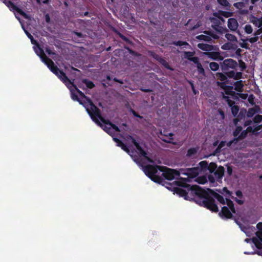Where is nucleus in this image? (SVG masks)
<instances>
[{
	"label": "nucleus",
	"instance_id": "obj_1",
	"mask_svg": "<svg viewBox=\"0 0 262 262\" xmlns=\"http://www.w3.org/2000/svg\"><path fill=\"white\" fill-rule=\"evenodd\" d=\"M189 189L191 190V193H195L198 196V200L196 201L198 204L212 212L219 211V208L215 204V199L222 204H226L224 197L211 189H208V191H207L198 186L189 187Z\"/></svg>",
	"mask_w": 262,
	"mask_h": 262
},
{
	"label": "nucleus",
	"instance_id": "obj_2",
	"mask_svg": "<svg viewBox=\"0 0 262 262\" xmlns=\"http://www.w3.org/2000/svg\"><path fill=\"white\" fill-rule=\"evenodd\" d=\"M188 179L187 178H181L180 180L176 181V185L181 187H174V193H176L180 196L184 197V198L187 200L192 199L189 195L191 196H196L198 198L195 200L196 201L198 200V196L195 193H191V190L189 189V187H191L194 185L191 186L187 184L186 182H188Z\"/></svg>",
	"mask_w": 262,
	"mask_h": 262
},
{
	"label": "nucleus",
	"instance_id": "obj_3",
	"mask_svg": "<svg viewBox=\"0 0 262 262\" xmlns=\"http://www.w3.org/2000/svg\"><path fill=\"white\" fill-rule=\"evenodd\" d=\"M41 60L47 66L49 69L56 75L58 78L65 84L67 86L69 84H72V81L66 75V73L62 70H60L50 58L48 57L46 55L41 58Z\"/></svg>",
	"mask_w": 262,
	"mask_h": 262
},
{
	"label": "nucleus",
	"instance_id": "obj_4",
	"mask_svg": "<svg viewBox=\"0 0 262 262\" xmlns=\"http://www.w3.org/2000/svg\"><path fill=\"white\" fill-rule=\"evenodd\" d=\"M71 85H73L79 95L81 98L85 99L83 101H85L86 104L88 105V106L85 107L86 110L93 121H94L96 123H98V124L101 125L100 122L98 120V119L97 118H95L93 116L94 115H99V108L94 104L92 100L89 97L86 96L84 94L82 91L79 90L76 85H74L72 82ZM70 85V84H69L68 87H69Z\"/></svg>",
	"mask_w": 262,
	"mask_h": 262
},
{
	"label": "nucleus",
	"instance_id": "obj_5",
	"mask_svg": "<svg viewBox=\"0 0 262 262\" xmlns=\"http://www.w3.org/2000/svg\"><path fill=\"white\" fill-rule=\"evenodd\" d=\"M163 166L158 165H147L143 167L144 172L145 174L152 181L159 184H162L164 179L160 176L156 175L158 170L162 171Z\"/></svg>",
	"mask_w": 262,
	"mask_h": 262
},
{
	"label": "nucleus",
	"instance_id": "obj_6",
	"mask_svg": "<svg viewBox=\"0 0 262 262\" xmlns=\"http://www.w3.org/2000/svg\"><path fill=\"white\" fill-rule=\"evenodd\" d=\"M127 141H130L137 148L138 154L140 156L143 157L148 162L153 163L154 161L150 158L147 156V152L142 148L139 143L136 139L131 135H127L125 138Z\"/></svg>",
	"mask_w": 262,
	"mask_h": 262
},
{
	"label": "nucleus",
	"instance_id": "obj_7",
	"mask_svg": "<svg viewBox=\"0 0 262 262\" xmlns=\"http://www.w3.org/2000/svg\"><path fill=\"white\" fill-rule=\"evenodd\" d=\"M162 171L163 172V177L165 179L170 181L174 179H178L181 174L180 169L178 171L164 166H163Z\"/></svg>",
	"mask_w": 262,
	"mask_h": 262
},
{
	"label": "nucleus",
	"instance_id": "obj_8",
	"mask_svg": "<svg viewBox=\"0 0 262 262\" xmlns=\"http://www.w3.org/2000/svg\"><path fill=\"white\" fill-rule=\"evenodd\" d=\"M148 54L150 56L152 57L157 61L160 62L162 66H163V67H164L167 69L170 70H172L170 66L169 65L168 63L166 61V60H165L159 55L156 54L154 51H151L148 52Z\"/></svg>",
	"mask_w": 262,
	"mask_h": 262
},
{
	"label": "nucleus",
	"instance_id": "obj_9",
	"mask_svg": "<svg viewBox=\"0 0 262 262\" xmlns=\"http://www.w3.org/2000/svg\"><path fill=\"white\" fill-rule=\"evenodd\" d=\"M94 117L95 118H97L98 120L100 119V120L104 124L106 125H108L111 127V129H114L116 132H120V130L119 128L115 124L112 123L109 120H106L105 119L101 114V111L99 109V115H94Z\"/></svg>",
	"mask_w": 262,
	"mask_h": 262
},
{
	"label": "nucleus",
	"instance_id": "obj_10",
	"mask_svg": "<svg viewBox=\"0 0 262 262\" xmlns=\"http://www.w3.org/2000/svg\"><path fill=\"white\" fill-rule=\"evenodd\" d=\"M237 66V62L231 58L224 60L221 63V67L223 70H227L229 68L234 69Z\"/></svg>",
	"mask_w": 262,
	"mask_h": 262
},
{
	"label": "nucleus",
	"instance_id": "obj_11",
	"mask_svg": "<svg viewBox=\"0 0 262 262\" xmlns=\"http://www.w3.org/2000/svg\"><path fill=\"white\" fill-rule=\"evenodd\" d=\"M180 172L181 174L186 176L188 177V178H194L196 177L198 174V172L197 171V169L194 168H186V169H180ZM189 180H188V181Z\"/></svg>",
	"mask_w": 262,
	"mask_h": 262
},
{
	"label": "nucleus",
	"instance_id": "obj_12",
	"mask_svg": "<svg viewBox=\"0 0 262 262\" xmlns=\"http://www.w3.org/2000/svg\"><path fill=\"white\" fill-rule=\"evenodd\" d=\"M6 6L10 9V10L16 11L20 15L25 18H28V16L25 12H24L21 9L18 8L11 1H7L5 2Z\"/></svg>",
	"mask_w": 262,
	"mask_h": 262
},
{
	"label": "nucleus",
	"instance_id": "obj_13",
	"mask_svg": "<svg viewBox=\"0 0 262 262\" xmlns=\"http://www.w3.org/2000/svg\"><path fill=\"white\" fill-rule=\"evenodd\" d=\"M219 214L222 218L232 219L233 217L232 212L226 206L223 207L221 211Z\"/></svg>",
	"mask_w": 262,
	"mask_h": 262
},
{
	"label": "nucleus",
	"instance_id": "obj_14",
	"mask_svg": "<svg viewBox=\"0 0 262 262\" xmlns=\"http://www.w3.org/2000/svg\"><path fill=\"white\" fill-rule=\"evenodd\" d=\"M205 54L209 58L212 60H222L223 59V57L221 55L219 52H211L209 51L205 53Z\"/></svg>",
	"mask_w": 262,
	"mask_h": 262
},
{
	"label": "nucleus",
	"instance_id": "obj_15",
	"mask_svg": "<svg viewBox=\"0 0 262 262\" xmlns=\"http://www.w3.org/2000/svg\"><path fill=\"white\" fill-rule=\"evenodd\" d=\"M238 27L237 20L234 18H230L228 20V27L232 31H235Z\"/></svg>",
	"mask_w": 262,
	"mask_h": 262
},
{
	"label": "nucleus",
	"instance_id": "obj_16",
	"mask_svg": "<svg viewBox=\"0 0 262 262\" xmlns=\"http://www.w3.org/2000/svg\"><path fill=\"white\" fill-rule=\"evenodd\" d=\"M256 235L257 238H253L252 241L257 249H262V232H257Z\"/></svg>",
	"mask_w": 262,
	"mask_h": 262
},
{
	"label": "nucleus",
	"instance_id": "obj_17",
	"mask_svg": "<svg viewBox=\"0 0 262 262\" xmlns=\"http://www.w3.org/2000/svg\"><path fill=\"white\" fill-rule=\"evenodd\" d=\"M260 108L257 105H255L254 107L249 108L247 112L246 116L248 118H252L254 115L260 112Z\"/></svg>",
	"mask_w": 262,
	"mask_h": 262
},
{
	"label": "nucleus",
	"instance_id": "obj_18",
	"mask_svg": "<svg viewBox=\"0 0 262 262\" xmlns=\"http://www.w3.org/2000/svg\"><path fill=\"white\" fill-rule=\"evenodd\" d=\"M195 54L194 52L186 51L184 53V58L189 60L190 61H192L193 63L198 62V57H193Z\"/></svg>",
	"mask_w": 262,
	"mask_h": 262
},
{
	"label": "nucleus",
	"instance_id": "obj_19",
	"mask_svg": "<svg viewBox=\"0 0 262 262\" xmlns=\"http://www.w3.org/2000/svg\"><path fill=\"white\" fill-rule=\"evenodd\" d=\"M225 172V169L223 166H220L217 169L213 172L216 179L219 181L222 179Z\"/></svg>",
	"mask_w": 262,
	"mask_h": 262
},
{
	"label": "nucleus",
	"instance_id": "obj_20",
	"mask_svg": "<svg viewBox=\"0 0 262 262\" xmlns=\"http://www.w3.org/2000/svg\"><path fill=\"white\" fill-rule=\"evenodd\" d=\"M223 191L225 193V195L226 196H231V198L233 199L238 204L243 205L244 203V201L243 200L237 199V198H235L233 196H231L232 192L230 191L227 187H224L223 189Z\"/></svg>",
	"mask_w": 262,
	"mask_h": 262
},
{
	"label": "nucleus",
	"instance_id": "obj_21",
	"mask_svg": "<svg viewBox=\"0 0 262 262\" xmlns=\"http://www.w3.org/2000/svg\"><path fill=\"white\" fill-rule=\"evenodd\" d=\"M114 141L117 143V145L119 147H120L124 151L126 152L127 153L129 152V149L127 147V146L122 142L121 140L118 138H114Z\"/></svg>",
	"mask_w": 262,
	"mask_h": 262
},
{
	"label": "nucleus",
	"instance_id": "obj_22",
	"mask_svg": "<svg viewBox=\"0 0 262 262\" xmlns=\"http://www.w3.org/2000/svg\"><path fill=\"white\" fill-rule=\"evenodd\" d=\"M198 47L202 50L207 52L210 51L213 49V46L203 43H199L198 45Z\"/></svg>",
	"mask_w": 262,
	"mask_h": 262
},
{
	"label": "nucleus",
	"instance_id": "obj_23",
	"mask_svg": "<svg viewBox=\"0 0 262 262\" xmlns=\"http://www.w3.org/2000/svg\"><path fill=\"white\" fill-rule=\"evenodd\" d=\"M71 98L74 101H77L80 104L83 105L84 107H86V106H88V104H86L85 101H82L78 97L77 95L74 93L73 91H71Z\"/></svg>",
	"mask_w": 262,
	"mask_h": 262
},
{
	"label": "nucleus",
	"instance_id": "obj_24",
	"mask_svg": "<svg viewBox=\"0 0 262 262\" xmlns=\"http://www.w3.org/2000/svg\"><path fill=\"white\" fill-rule=\"evenodd\" d=\"M234 90L238 92H242L243 91L244 84L242 80L236 81L234 83Z\"/></svg>",
	"mask_w": 262,
	"mask_h": 262
},
{
	"label": "nucleus",
	"instance_id": "obj_25",
	"mask_svg": "<svg viewBox=\"0 0 262 262\" xmlns=\"http://www.w3.org/2000/svg\"><path fill=\"white\" fill-rule=\"evenodd\" d=\"M226 203L227 204V205L228 207V208H230L231 211L233 213H235L236 211H235V209L234 203H233V201H232L229 199L226 198Z\"/></svg>",
	"mask_w": 262,
	"mask_h": 262
},
{
	"label": "nucleus",
	"instance_id": "obj_26",
	"mask_svg": "<svg viewBox=\"0 0 262 262\" xmlns=\"http://www.w3.org/2000/svg\"><path fill=\"white\" fill-rule=\"evenodd\" d=\"M217 2L221 6L226 8L227 10H230L231 5L227 0H216Z\"/></svg>",
	"mask_w": 262,
	"mask_h": 262
},
{
	"label": "nucleus",
	"instance_id": "obj_27",
	"mask_svg": "<svg viewBox=\"0 0 262 262\" xmlns=\"http://www.w3.org/2000/svg\"><path fill=\"white\" fill-rule=\"evenodd\" d=\"M216 84L221 89H222L224 90L227 89H233V87L232 86L226 85V81H223V82L217 81Z\"/></svg>",
	"mask_w": 262,
	"mask_h": 262
},
{
	"label": "nucleus",
	"instance_id": "obj_28",
	"mask_svg": "<svg viewBox=\"0 0 262 262\" xmlns=\"http://www.w3.org/2000/svg\"><path fill=\"white\" fill-rule=\"evenodd\" d=\"M196 38L200 40H203L207 42H209L211 40L210 36L203 34L198 35Z\"/></svg>",
	"mask_w": 262,
	"mask_h": 262
},
{
	"label": "nucleus",
	"instance_id": "obj_29",
	"mask_svg": "<svg viewBox=\"0 0 262 262\" xmlns=\"http://www.w3.org/2000/svg\"><path fill=\"white\" fill-rule=\"evenodd\" d=\"M216 77L222 82L227 81V77L226 74H224L222 73H217L216 74Z\"/></svg>",
	"mask_w": 262,
	"mask_h": 262
},
{
	"label": "nucleus",
	"instance_id": "obj_30",
	"mask_svg": "<svg viewBox=\"0 0 262 262\" xmlns=\"http://www.w3.org/2000/svg\"><path fill=\"white\" fill-rule=\"evenodd\" d=\"M194 63L196 64V67L199 73L202 75H204L205 70L201 63L199 62V58L198 59V62Z\"/></svg>",
	"mask_w": 262,
	"mask_h": 262
},
{
	"label": "nucleus",
	"instance_id": "obj_31",
	"mask_svg": "<svg viewBox=\"0 0 262 262\" xmlns=\"http://www.w3.org/2000/svg\"><path fill=\"white\" fill-rule=\"evenodd\" d=\"M210 173L214 172L217 169V165L215 163L211 162L208 164L207 169Z\"/></svg>",
	"mask_w": 262,
	"mask_h": 262
},
{
	"label": "nucleus",
	"instance_id": "obj_32",
	"mask_svg": "<svg viewBox=\"0 0 262 262\" xmlns=\"http://www.w3.org/2000/svg\"><path fill=\"white\" fill-rule=\"evenodd\" d=\"M197 152V149L194 147L189 148L187 152L186 156L188 157H190L192 156L195 155Z\"/></svg>",
	"mask_w": 262,
	"mask_h": 262
},
{
	"label": "nucleus",
	"instance_id": "obj_33",
	"mask_svg": "<svg viewBox=\"0 0 262 262\" xmlns=\"http://www.w3.org/2000/svg\"><path fill=\"white\" fill-rule=\"evenodd\" d=\"M219 14H220L221 16H223L225 17L228 18L231 16H232L233 13L232 12H229V11H224L222 10H219L218 11Z\"/></svg>",
	"mask_w": 262,
	"mask_h": 262
},
{
	"label": "nucleus",
	"instance_id": "obj_34",
	"mask_svg": "<svg viewBox=\"0 0 262 262\" xmlns=\"http://www.w3.org/2000/svg\"><path fill=\"white\" fill-rule=\"evenodd\" d=\"M82 82L86 85L87 88L89 89H93L95 87V84L94 83L87 79H84L83 80Z\"/></svg>",
	"mask_w": 262,
	"mask_h": 262
},
{
	"label": "nucleus",
	"instance_id": "obj_35",
	"mask_svg": "<svg viewBox=\"0 0 262 262\" xmlns=\"http://www.w3.org/2000/svg\"><path fill=\"white\" fill-rule=\"evenodd\" d=\"M117 34L118 35V36L125 42H126L127 43L131 45L132 44V41L128 39L127 37H126L125 36L123 35L122 34L120 33L119 32H117Z\"/></svg>",
	"mask_w": 262,
	"mask_h": 262
},
{
	"label": "nucleus",
	"instance_id": "obj_36",
	"mask_svg": "<svg viewBox=\"0 0 262 262\" xmlns=\"http://www.w3.org/2000/svg\"><path fill=\"white\" fill-rule=\"evenodd\" d=\"M209 67L213 71H216L219 69V64L215 62H211L209 63Z\"/></svg>",
	"mask_w": 262,
	"mask_h": 262
},
{
	"label": "nucleus",
	"instance_id": "obj_37",
	"mask_svg": "<svg viewBox=\"0 0 262 262\" xmlns=\"http://www.w3.org/2000/svg\"><path fill=\"white\" fill-rule=\"evenodd\" d=\"M225 37L227 39V40L231 41L236 42L237 41L236 37L235 35L230 33H227L225 35Z\"/></svg>",
	"mask_w": 262,
	"mask_h": 262
},
{
	"label": "nucleus",
	"instance_id": "obj_38",
	"mask_svg": "<svg viewBox=\"0 0 262 262\" xmlns=\"http://www.w3.org/2000/svg\"><path fill=\"white\" fill-rule=\"evenodd\" d=\"M217 24L216 25H212V28L215 30L216 31L219 32H222V30L223 29V28L220 26H219V24H220V21L219 20H217ZM224 30L225 31V32H227V29H224Z\"/></svg>",
	"mask_w": 262,
	"mask_h": 262
},
{
	"label": "nucleus",
	"instance_id": "obj_39",
	"mask_svg": "<svg viewBox=\"0 0 262 262\" xmlns=\"http://www.w3.org/2000/svg\"><path fill=\"white\" fill-rule=\"evenodd\" d=\"M243 127L241 126H237L235 130L233 132L234 137H236L239 135L240 133L242 132Z\"/></svg>",
	"mask_w": 262,
	"mask_h": 262
},
{
	"label": "nucleus",
	"instance_id": "obj_40",
	"mask_svg": "<svg viewBox=\"0 0 262 262\" xmlns=\"http://www.w3.org/2000/svg\"><path fill=\"white\" fill-rule=\"evenodd\" d=\"M172 45H175L176 46H183L185 45H188V43L186 41L178 40L174 41L172 43Z\"/></svg>",
	"mask_w": 262,
	"mask_h": 262
},
{
	"label": "nucleus",
	"instance_id": "obj_41",
	"mask_svg": "<svg viewBox=\"0 0 262 262\" xmlns=\"http://www.w3.org/2000/svg\"><path fill=\"white\" fill-rule=\"evenodd\" d=\"M231 113L233 116L235 117L237 115L239 112V107L237 105H234L233 106L231 107Z\"/></svg>",
	"mask_w": 262,
	"mask_h": 262
},
{
	"label": "nucleus",
	"instance_id": "obj_42",
	"mask_svg": "<svg viewBox=\"0 0 262 262\" xmlns=\"http://www.w3.org/2000/svg\"><path fill=\"white\" fill-rule=\"evenodd\" d=\"M38 50L36 51V53L37 55H38L40 58H42L44 57V55H46L43 49H41L39 46L38 45Z\"/></svg>",
	"mask_w": 262,
	"mask_h": 262
},
{
	"label": "nucleus",
	"instance_id": "obj_43",
	"mask_svg": "<svg viewBox=\"0 0 262 262\" xmlns=\"http://www.w3.org/2000/svg\"><path fill=\"white\" fill-rule=\"evenodd\" d=\"M253 121L255 123H259L262 121V115H257L253 119Z\"/></svg>",
	"mask_w": 262,
	"mask_h": 262
},
{
	"label": "nucleus",
	"instance_id": "obj_44",
	"mask_svg": "<svg viewBox=\"0 0 262 262\" xmlns=\"http://www.w3.org/2000/svg\"><path fill=\"white\" fill-rule=\"evenodd\" d=\"M238 64L242 71H244L247 68L246 63L242 59L238 60Z\"/></svg>",
	"mask_w": 262,
	"mask_h": 262
},
{
	"label": "nucleus",
	"instance_id": "obj_45",
	"mask_svg": "<svg viewBox=\"0 0 262 262\" xmlns=\"http://www.w3.org/2000/svg\"><path fill=\"white\" fill-rule=\"evenodd\" d=\"M247 114V111L245 108H242L239 112L237 117L243 119L245 117L246 114Z\"/></svg>",
	"mask_w": 262,
	"mask_h": 262
},
{
	"label": "nucleus",
	"instance_id": "obj_46",
	"mask_svg": "<svg viewBox=\"0 0 262 262\" xmlns=\"http://www.w3.org/2000/svg\"><path fill=\"white\" fill-rule=\"evenodd\" d=\"M245 31L247 34H251L253 31V29L250 25H246L244 28Z\"/></svg>",
	"mask_w": 262,
	"mask_h": 262
},
{
	"label": "nucleus",
	"instance_id": "obj_47",
	"mask_svg": "<svg viewBox=\"0 0 262 262\" xmlns=\"http://www.w3.org/2000/svg\"><path fill=\"white\" fill-rule=\"evenodd\" d=\"M247 134L248 133L246 130H244L243 131L242 130L241 133L237 137L239 140L244 139L246 137Z\"/></svg>",
	"mask_w": 262,
	"mask_h": 262
},
{
	"label": "nucleus",
	"instance_id": "obj_48",
	"mask_svg": "<svg viewBox=\"0 0 262 262\" xmlns=\"http://www.w3.org/2000/svg\"><path fill=\"white\" fill-rule=\"evenodd\" d=\"M199 165L202 169H208V163L206 161H203L200 162Z\"/></svg>",
	"mask_w": 262,
	"mask_h": 262
},
{
	"label": "nucleus",
	"instance_id": "obj_49",
	"mask_svg": "<svg viewBox=\"0 0 262 262\" xmlns=\"http://www.w3.org/2000/svg\"><path fill=\"white\" fill-rule=\"evenodd\" d=\"M226 166L227 167V173L229 176H231L233 171L232 167L229 164H226Z\"/></svg>",
	"mask_w": 262,
	"mask_h": 262
},
{
	"label": "nucleus",
	"instance_id": "obj_50",
	"mask_svg": "<svg viewBox=\"0 0 262 262\" xmlns=\"http://www.w3.org/2000/svg\"><path fill=\"white\" fill-rule=\"evenodd\" d=\"M254 98V96L252 94H251L248 98V102L252 105H255Z\"/></svg>",
	"mask_w": 262,
	"mask_h": 262
},
{
	"label": "nucleus",
	"instance_id": "obj_51",
	"mask_svg": "<svg viewBox=\"0 0 262 262\" xmlns=\"http://www.w3.org/2000/svg\"><path fill=\"white\" fill-rule=\"evenodd\" d=\"M97 124L98 125V123H97ZM100 124H102L101 123H100ZM99 125L101 126L102 127H103V130L105 132H106L107 133H108V134H111V127L110 126L108 127L106 125L103 126L102 125H100V124H99Z\"/></svg>",
	"mask_w": 262,
	"mask_h": 262
},
{
	"label": "nucleus",
	"instance_id": "obj_52",
	"mask_svg": "<svg viewBox=\"0 0 262 262\" xmlns=\"http://www.w3.org/2000/svg\"><path fill=\"white\" fill-rule=\"evenodd\" d=\"M227 77H228L230 78H233L235 76V72L234 71H230L226 73Z\"/></svg>",
	"mask_w": 262,
	"mask_h": 262
},
{
	"label": "nucleus",
	"instance_id": "obj_53",
	"mask_svg": "<svg viewBox=\"0 0 262 262\" xmlns=\"http://www.w3.org/2000/svg\"><path fill=\"white\" fill-rule=\"evenodd\" d=\"M234 6L237 9H241L244 7V3L243 2H238L234 4Z\"/></svg>",
	"mask_w": 262,
	"mask_h": 262
},
{
	"label": "nucleus",
	"instance_id": "obj_54",
	"mask_svg": "<svg viewBox=\"0 0 262 262\" xmlns=\"http://www.w3.org/2000/svg\"><path fill=\"white\" fill-rule=\"evenodd\" d=\"M242 73L241 72L235 73V76L234 77V79L235 80H239L242 78Z\"/></svg>",
	"mask_w": 262,
	"mask_h": 262
},
{
	"label": "nucleus",
	"instance_id": "obj_55",
	"mask_svg": "<svg viewBox=\"0 0 262 262\" xmlns=\"http://www.w3.org/2000/svg\"><path fill=\"white\" fill-rule=\"evenodd\" d=\"M239 140V139L238 137L234 138L233 140H230L227 143V146L229 147L231 146L233 143H236Z\"/></svg>",
	"mask_w": 262,
	"mask_h": 262
},
{
	"label": "nucleus",
	"instance_id": "obj_56",
	"mask_svg": "<svg viewBox=\"0 0 262 262\" xmlns=\"http://www.w3.org/2000/svg\"><path fill=\"white\" fill-rule=\"evenodd\" d=\"M232 89H227L225 90V94L228 95L233 96L235 94V92L232 91Z\"/></svg>",
	"mask_w": 262,
	"mask_h": 262
},
{
	"label": "nucleus",
	"instance_id": "obj_57",
	"mask_svg": "<svg viewBox=\"0 0 262 262\" xmlns=\"http://www.w3.org/2000/svg\"><path fill=\"white\" fill-rule=\"evenodd\" d=\"M238 95L241 99L244 100L246 99L248 96L247 93H238Z\"/></svg>",
	"mask_w": 262,
	"mask_h": 262
},
{
	"label": "nucleus",
	"instance_id": "obj_58",
	"mask_svg": "<svg viewBox=\"0 0 262 262\" xmlns=\"http://www.w3.org/2000/svg\"><path fill=\"white\" fill-rule=\"evenodd\" d=\"M258 37L257 36H255V37L250 38L248 39V41L250 43H254V42H256L258 40Z\"/></svg>",
	"mask_w": 262,
	"mask_h": 262
},
{
	"label": "nucleus",
	"instance_id": "obj_59",
	"mask_svg": "<svg viewBox=\"0 0 262 262\" xmlns=\"http://www.w3.org/2000/svg\"><path fill=\"white\" fill-rule=\"evenodd\" d=\"M236 195L239 198V199H242L243 198V193L241 190H238L235 192Z\"/></svg>",
	"mask_w": 262,
	"mask_h": 262
},
{
	"label": "nucleus",
	"instance_id": "obj_60",
	"mask_svg": "<svg viewBox=\"0 0 262 262\" xmlns=\"http://www.w3.org/2000/svg\"><path fill=\"white\" fill-rule=\"evenodd\" d=\"M227 103L230 107H231L233 106L234 105H234L235 102L234 101L231 100L230 99H229V100H227Z\"/></svg>",
	"mask_w": 262,
	"mask_h": 262
},
{
	"label": "nucleus",
	"instance_id": "obj_61",
	"mask_svg": "<svg viewBox=\"0 0 262 262\" xmlns=\"http://www.w3.org/2000/svg\"><path fill=\"white\" fill-rule=\"evenodd\" d=\"M130 111L135 117L140 118H142V117L140 115H139L135 110L131 108Z\"/></svg>",
	"mask_w": 262,
	"mask_h": 262
},
{
	"label": "nucleus",
	"instance_id": "obj_62",
	"mask_svg": "<svg viewBox=\"0 0 262 262\" xmlns=\"http://www.w3.org/2000/svg\"><path fill=\"white\" fill-rule=\"evenodd\" d=\"M125 48L128 50V52L133 55H137V53L133 50L129 49L128 47H125Z\"/></svg>",
	"mask_w": 262,
	"mask_h": 262
},
{
	"label": "nucleus",
	"instance_id": "obj_63",
	"mask_svg": "<svg viewBox=\"0 0 262 262\" xmlns=\"http://www.w3.org/2000/svg\"><path fill=\"white\" fill-rule=\"evenodd\" d=\"M204 33H205L206 34H207V35H210V36H212V37L213 38H217V37H216L215 35H214L213 34V33H212V32H211V31H204Z\"/></svg>",
	"mask_w": 262,
	"mask_h": 262
},
{
	"label": "nucleus",
	"instance_id": "obj_64",
	"mask_svg": "<svg viewBox=\"0 0 262 262\" xmlns=\"http://www.w3.org/2000/svg\"><path fill=\"white\" fill-rule=\"evenodd\" d=\"M252 123V121L251 120H246L244 123V126L245 127L246 126H249L250 125H251Z\"/></svg>",
	"mask_w": 262,
	"mask_h": 262
}]
</instances>
